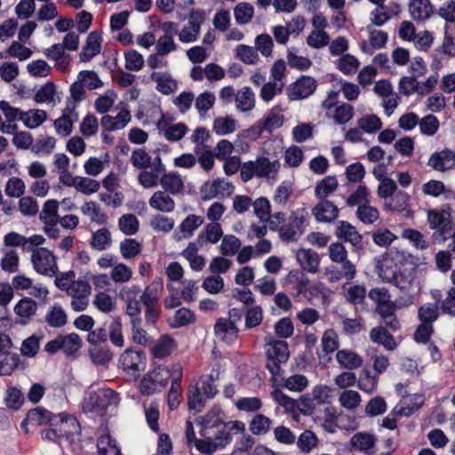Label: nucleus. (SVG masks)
Returning <instances> with one entry per match:
<instances>
[{"instance_id":"f257e3e1","label":"nucleus","mask_w":455,"mask_h":455,"mask_svg":"<svg viewBox=\"0 0 455 455\" xmlns=\"http://www.w3.org/2000/svg\"><path fill=\"white\" fill-rule=\"evenodd\" d=\"M138 181L144 188H151L162 186L165 192L172 195H179L184 190V181L177 172H165L160 155L154 158L150 171L140 172L138 175Z\"/></svg>"},{"instance_id":"f03ea898","label":"nucleus","mask_w":455,"mask_h":455,"mask_svg":"<svg viewBox=\"0 0 455 455\" xmlns=\"http://www.w3.org/2000/svg\"><path fill=\"white\" fill-rule=\"evenodd\" d=\"M74 271L60 273L55 278L56 286L65 291L71 298L70 306L75 312L84 311L89 306V297L92 292L91 284L84 280H76Z\"/></svg>"},{"instance_id":"7ed1b4c3","label":"nucleus","mask_w":455,"mask_h":455,"mask_svg":"<svg viewBox=\"0 0 455 455\" xmlns=\"http://www.w3.org/2000/svg\"><path fill=\"white\" fill-rule=\"evenodd\" d=\"M280 168L281 163L278 160H270L267 156H259L255 161L243 163L240 176L244 182L257 177L273 183L278 180Z\"/></svg>"},{"instance_id":"20e7f679","label":"nucleus","mask_w":455,"mask_h":455,"mask_svg":"<svg viewBox=\"0 0 455 455\" xmlns=\"http://www.w3.org/2000/svg\"><path fill=\"white\" fill-rule=\"evenodd\" d=\"M177 17L180 20H188V22L179 32V40L184 44L194 43L198 40L201 27L206 20L204 10L192 8L189 13L177 11Z\"/></svg>"},{"instance_id":"39448f33","label":"nucleus","mask_w":455,"mask_h":455,"mask_svg":"<svg viewBox=\"0 0 455 455\" xmlns=\"http://www.w3.org/2000/svg\"><path fill=\"white\" fill-rule=\"evenodd\" d=\"M116 398L117 393L111 388L100 387L88 393L83 402V410L84 412L103 415L108 407L116 402Z\"/></svg>"},{"instance_id":"423d86ee","label":"nucleus","mask_w":455,"mask_h":455,"mask_svg":"<svg viewBox=\"0 0 455 455\" xmlns=\"http://www.w3.org/2000/svg\"><path fill=\"white\" fill-rule=\"evenodd\" d=\"M406 258L405 252L396 249L382 254L376 263V272L379 277L386 283H390L398 272V265Z\"/></svg>"},{"instance_id":"0eeeda50","label":"nucleus","mask_w":455,"mask_h":455,"mask_svg":"<svg viewBox=\"0 0 455 455\" xmlns=\"http://www.w3.org/2000/svg\"><path fill=\"white\" fill-rule=\"evenodd\" d=\"M31 262L34 270L45 276L58 275L59 271L55 255L44 247L32 250Z\"/></svg>"},{"instance_id":"6e6552de","label":"nucleus","mask_w":455,"mask_h":455,"mask_svg":"<svg viewBox=\"0 0 455 455\" xmlns=\"http://www.w3.org/2000/svg\"><path fill=\"white\" fill-rule=\"evenodd\" d=\"M266 354L267 356V368L273 377L280 374V364L285 363L289 356L288 344L284 340H273L267 344Z\"/></svg>"},{"instance_id":"1a4fd4ad","label":"nucleus","mask_w":455,"mask_h":455,"mask_svg":"<svg viewBox=\"0 0 455 455\" xmlns=\"http://www.w3.org/2000/svg\"><path fill=\"white\" fill-rule=\"evenodd\" d=\"M151 111L152 114L160 116L156 122V127L168 141L178 142L188 133V127L184 123L173 124L165 120L160 107L152 106Z\"/></svg>"},{"instance_id":"9d476101","label":"nucleus","mask_w":455,"mask_h":455,"mask_svg":"<svg viewBox=\"0 0 455 455\" xmlns=\"http://www.w3.org/2000/svg\"><path fill=\"white\" fill-rule=\"evenodd\" d=\"M51 426L57 427L62 439L70 443L75 441V436L80 434V425L77 419L64 412L53 415Z\"/></svg>"},{"instance_id":"9b49d317","label":"nucleus","mask_w":455,"mask_h":455,"mask_svg":"<svg viewBox=\"0 0 455 455\" xmlns=\"http://www.w3.org/2000/svg\"><path fill=\"white\" fill-rule=\"evenodd\" d=\"M284 116L281 113L279 108L274 107L265 115L263 119L248 132L255 134L256 138L267 132L271 134L275 130L283 126Z\"/></svg>"},{"instance_id":"f8f14e48","label":"nucleus","mask_w":455,"mask_h":455,"mask_svg":"<svg viewBox=\"0 0 455 455\" xmlns=\"http://www.w3.org/2000/svg\"><path fill=\"white\" fill-rule=\"evenodd\" d=\"M119 366L127 374L136 377L145 369V357L142 352L126 349L119 358Z\"/></svg>"},{"instance_id":"ddd939ff","label":"nucleus","mask_w":455,"mask_h":455,"mask_svg":"<svg viewBox=\"0 0 455 455\" xmlns=\"http://www.w3.org/2000/svg\"><path fill=\"white\" fill-rule=\"evenodd\" d=\"M234 191L232 183L224 179H217L212 182H205L201 188L200 194L204 201L213 198H223L230 196Z\"/></svg>"},{"instance_id":"4468645a","label":"nucleus","mask_w":455,"mask_h":455,"mask_svg":"<svg viewBox=\"0 0 455 455\" xmlns=\"http://www.w3.org/2000/svg\"><path fill=\"white\" fill-rule=\"evenodd\" d=\"M427 165L437 172H447L455 168V152L445 148L434 152Z\"/></svg>"},{"instance_id":"2eb2a0df","label":"nucleus","mask_w":455,"mask_h":455,"mask_svg":"<svg viewBox=\"0 0 455 455\" xmlns=\"http://www.w3.org/2000/svg\"><path fill=\"white\" fill-rule=\"evenodd\" d=\"M132 120L130 110L122 107L118 108L116 116L104 115L100 119V124L104 131L113 132L122 130L127 126Z\"/></svg>"},{"instance_id":"dca6fc26","label":"nucleus","mask_w":455,"mask_h":455,"mask_svg":"<svg viewBox=\"0 0 455 455\" xmlns=\"http://www.w3.org/2000/svg\"><path fill=\"white\" fill-rule=\"evenodd\" d=\"M316 89V82L311 76H301L289 87V97L292 100L306 99Z\"/></svg>"},{"instance_id":"f3484780","label":"nucleus","mask_w":455,"mask_h":455,"mask_svg":"<svg viewBox=\"0 0 455 455\" xmlns=\"http://www.w3.org/2000/svg\"><path fill=\"white\" fill-rule=\"evenodd\" d=\"M216 338L228 345L235 343L239 336V329L234 322L227 318H220L214 325Z\"/></svg>"},{"instance_id":"a211bd4d","label":"nucleus","mask_w":455,"mask_h":455,"mask_svg":"<svg viewBox=\"0 0 455 455\" xmlns=\"http://www.w3.org/2000/svg\"><path fill=\"white\" fill-rule=\"evenodd\" d=\"M220 407H213L205 415L199 416L196 421L200 426V435L209 436V434L213 432L217 427H221L223 421L220 418Z\"/></svg>"},{"instance_id":"6ab92c4d","label":"nucleus","mask_w":455,"mask_h":455,"mask_svg":"<svg viewBox=\"0 0 455 455\" xmlns=\"http://www.w3.org/2000/svg\"><path fill=\"white\" fill-rule=\"evenodd\" d=\"M389 283H392L396 288L404 292L419 290L417 275L415 269L413 268L398 271L394 279H392Z\"/></svg>"},{"instance_id":"aec40b11","label":"nucleus","mask_w":455,"mask_h":455,"mask_svg":"<svg viewBox=\"0 0 455 455\" xmlns=\"http://www.w3.org/2000/svg\"><path fill=\"white\" fill-rule=\"evenodd\" d=\"M408 11L413 20L422 22L434 14L435 9L430 0H410Z\"/></svg>"},{"instance_id":"412c9836","label":"nucleus","mask_w":455,"mask_h":455,"mask_svg":"<svg viewBox=\"0 0 455 455\" xmlns=\"http://www.w3.org/2000/svg\"><path fill=\"white\" fill-rule=\"evenodd\" d=\"M313 215L318 222L330 223L339 216V208L327 199L320 200L313 208Z\"/></svg>"},{"instance_id":"4be33fe9","label":"nucleus","mask_w":455,"mask_h":455,"mask_svg":"<svg viewBox=\"0 0 455 455\" xmlns=\"http://www.w3.org/2000/svg\"><path fill=\"white\" fill-rule=\"evenodd\" d=\"M201 247L203 246L193 241L181 251V256L188 262L190 268L196 272L203 270L206 264L205 258L198 253Z\"/></svg>"},{"instance_id":"5701e85b","label":"nucleus","mask_w":455,"mask_h":455,"mask_svg":"<svg viewBox=\"0 0 455 455\" xmlns=\"http://www.w3.org/2000/svg\"><path fill=\"white\" fill-rule=\"evenodd\" d=\"M78 120V113L74 108H68L64 110L61 116L54 121L56 132L62 136H68L73 130V124Z\"/></svg>"},{"instance_id":"b1692460","label":"nucleus","mask_w":455,"mask_h":455,"mask_svg":"<svg viewBox=\"0 0 455 455\" xmlns=\"http://www.w3.org/2000/svg\"><path fill=\"white\" fill-rule=\"evenodd\" d=\"M296 259L305 271L312 274L318 271L320 258L315 251L311 249H299L296 253Z\"/></svg>"},{"instance_id":"393cba45","label":"nucleus","mask_w":455,"mask_h":455,"mask_svg":"<svg viewBox=\"0 0 455 455\" xmlns=\"http://www.w3.org/2000/svg\"><path fill=\"white\" fill-rule=\"evenodd\" d=\"M150 78L156 83V89L164 95H169L178 89V82L168 72H153Z\"/></svg>"},{"instance_id":"a878e982","label":"nucleus","mask_w":455,"mask_h":455,"mask_svg":"<svg viewBox=\"0 0 455 455\" xmlns=\"http://www.w3.org/2000/svg\"><path fill=\"white\" fill-rule=\"evenodd\" d=\"M223 237V230L220 223H208L202 230L196 242L204 246L206 243L216 244Z\"/></svg>"},{"instance_id":"bb28decb","label":"nucleus","mask_w":455,"mask_h":455,"mask_svg":"<svg viewBox=\"0 0 455 455\" xmlns=\"http://www.w3.org/2000/svg\"><path fill=\"white\" fill-rule=\"evenodd\" d=\"M336 360L343 369L353 371L363 365L361 355L350 349H340L336 352Z\"/></svg>"},{"instance_id":"cd10ccee","label":"nucleus","mask_w":455,"mask_h":455,"mask_svg":"<svg viewBox=\"0 0 455 455\" xmlns=\"http://www.w3.org/2000/svg\"><path fill=\"white\" fill-rule=\"evenodd\" d=\"M376 441L375 435L364 432H358L351 437L350 444L354 449L370 455L374 453Z\"/></svg>"},{"instance_id":"c85d7f7f","label":"nucleus","mask_w":455,"mask_h":455,"mask_svg":"<svg viewBox=\"0 0 455 455\" xmlns=\"http://www.w3.org/2000/svg\"><path fill=\"white\" fill-rule=\"evenodd\" d=\"M164 291V281L161 277H156L145 287L140 300L142 304H157Z\"/></svg>"},{"instance_id":"c756f323","label":"nucleus","mask_w":455,"mask_h":455,"mask_svg":"<svg viewBox=\"0 0 455 455\" xmlns=\"http://www.w3.org/2000/svg\"><path fill=\"white\" fill-rule=\"evenodd\" d=\"M148 204L156 211L172 212L175 208V202L165 191L155 192L148 200Z\"/></svg>"},{"instance_id":"7c9ffc66","label":"nucleus","mask_w":455,"mask_h":455,"mask_svg":"<svg viewBox=\"0 0 455 455\" xmlns=\"http://www.w3.org/2000/svg\"><path fill=\"white\" fill-rule=\"evenodd\" d=\"M410 199L411 196L408 193L399 190L391 197L390 201L386 204V207L392 212H404L406 217H412L413 212L409 208Z\"/></svg>"},{"instance_id":"2f4dec72","label":"nucleus","mask_w":455,"mask_h":455,"mask_svg":"<svg viewBox=\"0 0 455 455\" xmlns=\"http://www.w3.org/2000/svg\"><path fill=\"white\" fill-rule=\"evenodd\" d=\"M309 299H317L322 305L329 306L333 295L332 291L322 282H315L307 288Z\"/></svg>"},{"instance_id":"473e14b6","label":"nucleus","mask_w":455,"mask_h":455,"mask_svg":"<svg viewBox=\"0 0 455 455\" xmlns=\"http://www.w3.org/2000/svg\"><path fill=\"white\" fill-rule=\"evenodd\" d=\"M387 37V34L383 30H371L369 42H363L361 49L365 53L372 54L375 50L383 48L386 45Z\"/></svg>"},{"instance_id":"72a5a7b5","label":"nucleus","mask_w":455,"mask_h":455,"mask_svg":"<svg viewBox=\"0 0 455 455\" xmlns=\"http://www.w3.org/2000/svg\"><path fill=\"white\" fill-rule=\"evenodd\" d=\"M345 299L353 305L363 302L366 295V289L363 285L347 282L341 287Z\"/></svg>"},{"instance_id":"f704fd0d","label":"nucleus","mask_w":455,"mask_h":455,"mask_svg":"<svg viewBox=\"0 0 455 455\" xmlns=\"http://www.w3.org/2000/svg\"><path fill=\"white\" fill-rule=\"evenodd\" d=\"M338 187L339 182L335 176H326L315 184V196L319 200L326 199L337 190Z\"/></svg>"},{"instance_id":"c9c22d12","label":"nucleus","mask_w":455,"mask_h":455,"mask_svg":"<svg viewBox=\"0 0 455 455\" xmlns=\"http://www.w3.org/2000/svg\"><path fill=\"white\" fill-rule=\"evenodd\" d=\"M336 235L339 238L344 239L354 246H357L362 242V235L356 228L347 221H339L337 227Z\"/></svg>"},{"instance_id":"e433bc0d","label":"nucleus","mask_w":455,"mask_h":455,"mask_svg":"<svg viewBox=\"0 0 455 455\" xmlns=\"http://www.w3.org/2000/svg\"><path fill=\"white\" fill-rule=\"evenodd\" d=\"M204 222V218L200 215L189 214L180 224L178 229L181 234L180 238H190L195 231Z\"/></svg>"},{"instance_id":"4c0bfd02","label":"nucleus","mask_w":455,"mask_h":455,"mask_svg":"<svg viewBox=\"0 0 455 455\" xmlns=\"http://www.w3.org/2000/svg\"><path fill=\"white\" fill-rule=\"evenodd\" d=\"M45 322L53 328L64 326L68 322L66 311L60 304H53L45 315Z\"/></svg>"},{"instance_id":"58836bf2","label":"nucleus","mask_w":455,"mask_h":455,"mask_svg":"<svg viewBox=\"0 0 455 455\" xmlns=\"http://www.w3.org/2000/svg\"><path fill=\"white\" fill-rule=\"evenodd\" d=\"M81 212L84 216H87L92 222L97 223L98 225H104L108 221L107 214L93 201L85 202L81 206Z\"/></svg>"},{"instance_id":"ea45409f","label":"nucleus","mask_w":455,"mask_h":455,"mask_svg":"<svg viewBox=\"0 0 455 455\" xmlns=\"http://www.w3.org/2000/svg\"><path fill=\"white\" fill-rule=\"evenodd\" d=\"M99 455H122L120 446L109 434L101 435L98 438Z\"/></svg>"},{"instance_id":"a19ab883","label":"nucleus","mask_w":455,"mask_h":455,"mask_svg":"<svg viewBox=\"0 0 455 455\" xmlns=\"http://www.w3.org/2000/svg\"><path fill=\"white\" fill-rule=\"evenodd\" d=\"M60 203L55 199L46 200L43 205L39 218L44 224L59 223L58 209Z\"/></svg>"},{"instance_id":"79ce46f5","label":"nucleus","mask_w":455,"mask_h":455,"mask_svg":"<svg viewBox=\"0 0 455 455\" xmlns=\"http://www.w3.org/2000/svg\"><path fill=\"white\" fill-rule=\"evenodd\" d=\"M236 108L241 112H248L255 107V95L250 87L242 88L235 96Z\"/></svg>"},{"instance_id":"37998d69","label":"nucleus","mask_w":455,"mask_h":455,"mask_svg":"<svg viewBox=\"0 0 455 455\" xmlns=\"http://www.w3.org/2000/svg\"><path fill=\"white\" fill-rule=\"evenodd\" d=\"M212 130L219 136L228 135L236 130V121L231 116L217 117L213 121Z\"/></svg>"},{"instance_id":"c03bdc74","label":"nucleus","mask_w":455,"mask_h":455,"mask_svg":"<svg viewBox=\"0 0 455 455\" xmlns=\"http://www.w3.org/2000/svg\"><path fill=\"white\" fill-rule=\"evenodd\" d=\"M131 164L136 169L150 171L154 159L144 148H136L132 152Z\"/></svg>"},{"instance_id":"a18cd8bd","label":"nucleus","mask_w":455,"mask_h":455,"mask_svg":"<svg viewBox=\"0 0 455 455\" xmlns=\"http://www.w3.org/2000/svg\"><path fill=\"white\" fill-rule=\"evenodd\" d=\"M111 244V234L108 228H101L92 234L91 246L93 249L102 251L108 249Z\"/></svg>"},{"instance_id":"49530a36","label":"nucleus","mask_w":455,"mask_h":455,"mask_svg":"<svg viewBox=\"0 0 455 455\" xmlns=\"http://www.w3.org/2000/svg\"><path fill=\"white\" fill-rule=\"evenodd\" d=\"M370 338L373 342L381 344L387 350H393L396 346L393 336L383 327L371 329Z\"/></svg>"},{"instance_id":"de8ad7c7","label":"nucleus","mask_w":455,"mask_h":455,"mask_svg":"<svg viewBox=\"0 0 455 455\" xmlns=\"http://www.w3.org/2000/svg\"><path fill=\"white\" fill-rule=\"evenodd\" d=\"M175 347L174 339L169 335H163L152 347L155 357L164 358L168 356Z\"/></svg>"},{"instance_id":"09e8293b","label":"nucleus","mask_w":455,"mask_h":455,"mask_svg":"<svg viewBox=\"0 0 455 455\" xmlns=\"http://www.w3.org/2000/svg\"><path fill=\"white\" fill-rule=\"evenodd\" d=\"M119 249L122 257L129 260L140 254L142 244L133 238H125L120 243Z\"/></svg>"},{"instance_id":"8fccbe9b","label":"nucleus","mask_w":455,"mask_h":455,"mask_svg":"<svg viewBox=\"0 0 455 455\" xmlns=\"http://www.w3.org/2000/svg\"><path fill=\"white\" fill-rule=\"evenodd\" d=\"M47 118V114L43 109H29L23 112L22 123L28 129L39 127Z\"/></svg>"},{"instance_id":"3c124183","label":"nucleus","mask_w":455,"mask_h":455,"mask_svg":"<svg viewBox=\"0 0 455 455\" xmlns=\"http://www.w3.org/2000/svg\"><path fill=\"white\" fill-rule=\"evenodd\" d=\"M292 192L293 184L291 181L285 180L281 182L275 191L273 196L274 203L281 207L286 206L292 195Z\"/></svg>"},{"instance_id":"603ef678","label":"nucleus","mask_w":455,"mask_h":455,"mask_svg":"<svg viewBox=\"0 0 455 455\" xmlns=\"http://www.w3.org/2000/svg\"><path fill=\"white\" fill-rule=\"evenodd\" d=\"M454 235L455 227L451 221L447 220L438 227L437 229L434 230L431 235V240L434 243L443 244L450 238L453 240Z\"/></svg>"},{"instance_id":"864d4df0","label":"nucleus","mask_w":455,"mask_h":455,"mask_svg":"<svg viewBox=\"0 0 455 455\" xmlns=\"http://www.w3.org/2000/svg\"><path fill=\"white\" fill-rule=\"evenodd\" d=\"M194 101L195 108L198 111L199 116L204 117L206 113L213 108L216 97L213 92L206 91L195 98Z\"/></svg>"},{"instance_id":"5fc2aeb1","label":"nucleus","mask_w":455,"mask_h":455,"mask_svg":"<svg viewBox=\"0 0 455 455\" xmlns=\"http://www.w3.org/2000/svg\"><path fill=\"white\" fill-rule=\"evenodd\" d=\"M357 125L363 132L372 134L382 128V121L374 114H367L357 120Z\"/></svg>"},{"instance_id":"6e6d98bb","label":"nucleus","mask_w":455,"mask_h":455,"mask_svg":"<svg viewBox=\"0 0 455 455\" xmlns=\"http://www.w3.org/2000/svg\"><path fill=\"white\" fill-rule=\"evenodd\" d=\"M110 278L115 283H126L132 278V270L124 263H116L111 268Z\"/></svg>"},{"instance_id":"4d7b16f0","label":"nucleus","mask_w":455,"mask_h":455,"mask_svg":"<svg viewBox=\"0 0 455 455\" xmlns=\"http://www.w3.org/2000/svg\"><path fill=\"white\" fill-rule=\"evenodd\" d=\"M92 305L100 312L108 314L116 307L115 299L106 291H99L95 294Z\"/></svg>"},{"instance_id":"13d9d810","label":"nucleus","mask_w":455,"mask_h":455,"mask_svg":"<svg viewBox=\"0 0 455 455\" xmlns=\"http://www.w3.org/2000/svg\"><path fill=\"white\" fill-rule=\"evenodd\" d=\"M308 386V379L305 375L293 374L283 378L281 387L291 392H302Z\"/></svg>"},{"instance_id":"bf43d9fd","label":"nucleus","mask_w":455,"mask_h":455,"mask_svg":"<svg viewBox=\"0 0 455 455\" xmlns=\"http://www.w3.org/2000/svg\"><path fill=\"white\" fill-rule=\"evenodd\" d=\"M402 237L408 240L417 250L424 251L429 247V243L426 236L419 230L413 228L404 229Z\"/></svg>"},{"instance_id":"052dcab7","label":"nucleus","mask_w":455,"mask_h":455,"mask_svg":"<svg viewBox=\"0 0 455 455\" xmlns=\"http://www.w3.org/2000/svg\"><path fill=\"white\" fill-rule=\"evenodd\" d=\"M271 398L281 407H283L285 411L292 412L295 411L297 407V402L285 395L279 387H273V390L270 393Z\"/></svg>"},{"instance_id":"680f3d73","label":"nucleus","mask_w":455,"mask_h":455,"mask_svg":"<svg viewBox=\"0 0 455 455\" xmlns=\"http://www.w3.org/2000/svg\"><path fill=\"white\" fill-rule=\"evenodd\" d=\"M52 414L41 407L35 408L30 410L27 414V421L30 422L31 426H41L49 423L51 425V421L52 419Z\"/></svg>"},{"instance_id":"e2e57ef3","label":"nucleus","mask_w":455,"mask_h":455,"mask_svg":"<svg viewBox=\"0 0 455 455\" xmlns=\"http://www.w3.org/2000/svg\"><path fill=\"white\" fill-rule=\"evenodd\" d=\"M360 61L354 55L344 54L337 61V68L344 75L351 76L356 73Z\"/></svg>"},{"instance_id":"0e129e2a","label":"nucleus","mask_w":455,"mask_h":455,"mask_svg":"<svg viewBox=\"0 0 455 455\" xmlns=\"http://www.w3.org/2000/svg\"><path fill=\"white\" fill-rule=\"evenodd\" d=\"M60 338H61V350L67 355H75L82 347V339L76 333L60 335Z\"/></svg>"},{"instance_id":"69168bd1","label":"nucleus","mask_w":455,"mask_h":455,"mask_svg":"<svg viewBox=\"0 0 455 455\" xmlns=\"http://www.w3.org/2000/svg\"><path fill=\"white\" fill-rule=\"evenodd\" d=\"M357 385L363 392L368 394L372 393L377 388L378 377L372 375L369 370L363 369L359 374Z\"/></svg>"},{"instance_id":"338daca9","label":"nucleus","mask_w":455,"mask_h":455,"mask_svg":"<svg viewBox=\"0 0 455 455\" xmlns=\"http://www.w3.org/2000/svg\"><path fill=\"white\" fill-rule=\"evenodd\" d=\"M139 220L134 214L122 215L118 220L119 229L126 235H132L139 230Z\"/></svg>"},{"instance_id":"774afa93","label":"nucleus","mask_w":455,"mask_h":455,"mask_svg":"<svg viewBox=\"0 0 455 455\" xmlns=\"http://www.w3.org/2000/svg\"><path fill=\"white\" fill-rule=\"evenodd\" d=\"M254 8L249 3H240L234 8V16L237 24L244 25L251 21Z\"/></svg>"}]
</instances>
